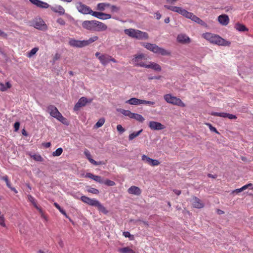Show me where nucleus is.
<instances>
[{"mask_svg":"<svg viewBox=\"0 0 253 253\" xmlns=\"http://www.w3.org/2000/svg\"><path fill=\"white\" fill-rule=\"evenodd\" d=\"M126 103H128L130 105H140L142 104V99H137L136 98H131L126 101Z\"/></svg>","mask_w":253,"mask_h":253,"instance_id":"29","label":"nucleus"},{"mask_svg":"<svg viewBox=\"0 0 253 253\" xmlns=\"http://www.w3.org/2000/svg\"><path fill=\"white\" fill-rule=\"evenodd\" d=\"M34 27L39 30H44L47 29L45 22L41 18L36 19L33 22Z\"/></svg>","mask_w":253,"mask_h":253,"instance_id":"14","label":"nucleus"},{"mask_svg":"<svg viewBox=\"0 0 253 253\" xmlns=\"http://www.w3.org/2000/svg\"><path fill=\"white\" fill-rule=\"evenodd\" d=\"M53 205L58 210H60L61 208L59 205L57 203H54Z\"/></svg>","mask_w":253,"mask_h":253,"instance_id":"62","label":"nucleus"},{"mask_svg":"<svg viewBox=\"0 0 253 253\" xmlns=\"http://www.w3.org/2000/svg\"><path fill=\"white\" fill-rule=\"evenodd\" d=\"M177 0H167V2L169 3H174Z\"/></svg>","mask_w":253,"mask_h":253,"instance_id":"64","label":"nucleus"},{"mask_svg":"<svg viewBox=\"0 0 253 253\" xmlns=\"http://www.w3.org/2000/svg\"><path fill=\"white\" fill-rule=\"evenodd\" d=\"M120 112L124 115L127 116L130 118H132L133 113L131 112L130 111L124 109H121L120 110Z\"/></svg>","mask_w":253,"mask_h":253,"instance_id":"36","label":"nucleus"},{"mask_svg":"<svg viewBox=\"0 0 253 253\" xmlns=\"http://www.w3.org/2000/svg\"><path fill=\"white\" fill-rule=\"evenodd\" d=\"M81 200L82 202H83L84 203H86L89 206H94L95 205L97 201L98 200L94 199H91L88 197H86L85 196H82L81 197Z\"/></svg>","mask_w":253,"mask_h":253,"instance_id":"20","label":"nucleus"},{"mask_svg":"<svg viewBox=\"0 0 253 253\" xmlns=\"http://www.w3.org/2000/svg\"><path fill=\"white\" fill-rule=\"evenodd\" d=\"M12 87V84L10 82H6L5 83H0V91L1 92L6 91L7 89Z\"/></svg>","mask_w":253,"mask_h":253,"instance_id":"28","label":"nucleus"},{"mask_svg":"<svg viewBox=\"0 0 253 253\" xmlns=\"http://www.w3.org/2000/svg\"><path fill=\"white\" fill-rule=\"evenodd\" d=\"M203 37L211 43L222 46H229L231 42L222 38L218 35L211 33H206L203 34Z\"/></svg>","mask_w":253,"mask_h":253,"instance_id":"3","label":"nucleus"},{"mask_svg":"<svg viewBox=\"0 0 253 253\" xmlns=\"http://www.w3.org/2000/svg\"><path fill=\"white\" fill-rule=\"evenodd\" d=\"M60 212L62 213L66 217L69 218L68 215L67 214L65 210H64L62 208H61L60 210H59Z\"/></svg>","mask_w":253,"mask_h":253,"instance_id":"59","label":"nucleus"},{"mask_svg":"<svg viewBox=\"0 0 253 253\" xmlns=\"http://www.w3.org/2000/svg\"><path fill=\"white\" fill-rule=\"evenodd\" d=\"M32 157L35 161L38 162H42L43 160L42 157L40 155H35L33 156Z\"/></svg>","mask_w":253,"mask_h":253,"instance_id":"45","label":"nucleus"},{"mask_svg":"<svg viewBox=\"0 0 253 253\" xmlns=\"http://www.w3.org/2000/svg\"><path fill=\"white\" fill-rule=\"evenodd\" d=\"M93 180L96 182H99V183H103V180L101 179V177L99 176L95 175Z\"/></svg>","mask_w":253,"mask_h":253,"instance_id":"46","label":"nucleus"},{"mask_svg":"<svg viewBox=\"0 0 253 253\" xmlns=\"http://www.w3.org/2000/svg\"><path fill=\"white\" fill-rule=\"evenodd\" d=\"M0 179L5 182L6 183H8L9 181L8 177L7 175H5L3 176H2Z\"/></svg>","mask_w":253,"mask_h":253,"instance_id":"56","label":"nucleus"},{"mask_svg":"<svg viewBox=\"0 0 253 253\" xmlns=\"http://www.w3.org/2000/svg\"><path fill=\"white\" fill-rule=\"evenodd\" d=\"M173 192L177 195H179L181 194V191L178 190H174Z\"/></svg>","mask_w":253,"mask_h":253,"instance_id":"63","label":"nucleus"},{"mask_svg":"<svg viewBox=\"0 0 253 253\" xmlns=\"http://www.w3.org/2000/svg\"><path fill=\"white\" fill-rule=\"evenodd\" d=\"M87 191L89 193H91L94 194H98L99 193V191L98 189H95L94 188H92L91 187H89L87 189Z\"/></svg>","mask_w":253,"mask_h":253,"instance_id":"40","label":"nucleus"},{"mask_svg":"<svg viewBox=\"0 0 253 253\" xmlns=\"http://www.w3.org/2000/svg\"><path fill=\"white\" fill-rule=\"evenodd\" d=\"M164 7L166 8L169 9L172 11L177 12L182 15V16H184L185 17L190 19L193 21L204 27H207V24L204 21L201 20L200 18L198 17L197 16L194 15L193 13L188 12L186 10L183 9L181 7L167 5H165Z\"/></svg>","mask_w":253,"mask_h":253,"instance_id":"1","label":"nucleus"},{"mask_svg":"<svg viewBox=\"0 0 253 253\" xmlns=\"http://www.w3.org/2000/svg\"><path fill=\"white\" fill-rule=\"evenodd\" d=\"M110 8L111 11L113 12H117L119 11L120 8L119 7H117L115 5H110Z\"/></svg>","mask_w":253,"mask_h":253,"instance_id":"47","label":"nucleus"},{"mask_svg":"<svg viewBox=\"0 0 253 253\" xmlns=\"http://www.w3.org/2000/svg\"><path fill=\"white\" fill-rule=\"evenodd\" d=\"M127 192L129 194L137 196L140 195L141 193V189L138 187L135 186H131L128 189Z\"/></svg>","mask_w":253,"mask_h":253,"instance_id":"25","label":"nucleus"},{"mask_svg":"<svg viewBox=\"0 0 253 253\" xmlns=\"http://www.w3.org/2000/svg\"><path fill=\"white\" fill-rule=\"evenodd\" d=\"M29 1L33 4L41 8H47L49 7V4L47 3L40 0H29Z\"/></svg>","mask_w":253,"mask_h":253,"instance_id":"24","label":"nucleus"},{"mask_svg":"<svg viewBox=\"0 0 253 253\" xmlns=\"http://www.w3.org/2000/svg\"><path fill=\"white\" fill-rule=\"evenodd\" d=\"M131 119H134L135 120L141 123H142L145 120V119L142 115L134 113H133Z\"/></svg>","mask_w":253,"mask_h":253,"instance_id":"33","label":"nucleus"},{"mask_svg":"<svg viewBox=\"0 0 253 253\" xmlns=\"http://www.w3.org/2000/svg\"><path fill=\"white\" fill-rule=\"evenodd\" d=\"M242 191H242L241 188H240L236 189L232 191V192H231V194H238V193H240V192H241Z\"/></svg>","mask_w":253,"mask_h":253,"instance_id":"52","label":"nucleus"},{"mask_svg":"<svg viewBox=\"0 0 253 253\" xmlns=\"http://www.w3.org/2000/svg\"><path fill=\"white\" fill-rule=\"evenodd\" d=\"M94 176H95V175H93V174H92L91 173H87L85 176V177H88V178L93 179Z\"/></svg>","mask_w":253,"mask_h":253,"instance_id":"57","label":"nucleus"},{"mask_svg":"<svg viewBox=\"0 0 253 253\" xmlns=\"http://www.w3.org/2000/svg\"><path fill=\"white\" fill-rule=\"evenodd\" d=\"M119 251L122 253H135L133 250L128 247H125L120 249Z\"/></svg>","mask_w":253,"mask_h":253,"instance_id":"35","label":"nucleus"},{"mask_svg":"<svg viewBox=\"0 0 253 253\" xmlns=\"http://www.w3.org/2000/svg\"><path fill=\"white\" fill-rule=\"evenodd\" d=\"M0 225L3 227H6L5 223V218L4 215L0 216Z\"/></svg>","mask_w":253,"mask_h":253,"instance_id":"44","label":"nucleus"},{"mask_svg":"<svg viewBox=\"0 0 253 253\" xmlns=\"http://www.w3.org/2000/svg\"><path fill=\"white\" fill-rule=\"evenodd\" d=\"M76 6L80 13L83 14H90L92 15V13L93 11H92L89 6L83 4L81 2H77Z\"/></svg>","mask_w":253,"mask_h":253,"instance_id":"11","label":"nucleus"},{"mask_svg":"<svg viewBox=\"0 0 253 253\" xmlns=\"http://www.w3.org/2000/svg\"><path fill=\"white\" fill-rule=\"evenodd\" d=\"M142 131H143V129H141L140 130H139L138 131L133 132L132 133L130 134L128 136L129 140H132L134 138L139 136L140 134V133L142 132Z\"/></svg>","mask_w":253,"mask_h":253,"instance_id":"34","label":"nucleus"},{"mask_svg":"<svg viewBox=\"0 0 253 253\" xmlns=\"http://www.w3.org/2000/svg\"><path fill=\"white\" fill-rule=\"evenodd\" d=\"M60 58V55L59 53H56L53 58V62H55L56 61L59 59Z\"/></svg>","mask_w":253,"mask_h":253,"instance_id":"51","label":"nucleus"},{"mask_svg":"<svg viewBox=\"0 0 253 253\" xmlns=\"http://www.w3.org/2000/svg\"><path fill=\"white\" fill-rule=\"evenodd\" d=\"M95 55L98 58L100 63L103 66H106L110 61L114 63L117 62L115 58L107 54H101L99 52H96Z\"/></svg>","mask_w":253,"mask_h":253,"instance_id":"10","label":"nucleus"},{"mask_svg":"<svg viewBox=\"0 0 253 253\" xmlns=\"http://www.w3.org/2000/svg\"><path fill=\"white\" fill-rule=\"evenodd\" d=\"M161 77H162V76H161L149 77H148V79L149 80H152L153 79L159 80L161 78Z\"/></svg>","mask_w":253,"mask_h":253,"instance_id":"55","label":"nucleus"},{"mask_svg":"<svg viewBox=\"0 0 253 253\" xmlns=\"http://www.w3.org/2000/svg\"><path fill=\"white\" fill-rule=\"evenodd\" d=\"M142 160L145 163L153 167L157 166L160 164V162L158 160L152 159L145 155H143L142 156Z\"/></svg>","mask_w":253,"mask_h":253,"instance_id":"15","label":"nucleus"},{"mask_svg":"<svg viewBox=\"0 0 253 253\" xmlns=\"http://www.w3.org/2000/svg\"><path fill=\"white\" fill-rule=\"evenodd\" d=\"M63 152V149L62 148H59L56 150L55 151L53 152V156H59L61 155L62 153Z\"/></svg>","mask_w":253,"mask_h":253,"instance_id":"41","label":"nucleus"},{"mask_svg":"<svg viewBox=\"0 0 253 253\" xmlns=\"http://www.w3.org/2000/svg\"><path fill=\"white\" fill-rule=\"evenodd\" d=\"M211 115L214 116L221 117L223 118H227L230 120H235L237 119L236 116L229 114L225 112H212L211 113Z\"/></svg>","mask_w":253,"mask_h":253,"instance_id":"16","label":"nucleus"},{"mask_svg":"<svg viewBox=\"0 0 253 253\" xmlns=\"http://www.w3.org/2000/svg\"><path fill=\"white\" fill-rule=\"evenodd\" d=\"M51 9L52 11L55 13H58L60 15H63L65 14V9L61 5H56L55 6H52Z\"/></svg>","mask_w":253,"mask_h":253,"instance_id":"27","label":"nucleus"},{"mask_svg":"<svg viewBox=\"0 0 253 253\" xmlns=\"http://www.w3.org/2000/svg\"><path fill=\"white\" fill-rule=\"evenodd\" d=\"M125 33L131 37L139 40H146L149 38V35L147 33L142 32L139 30L134 29L132 28L125 29Z\"/></svg>","mask_w":253,"mask_h":253,"instance_id":"4","label":"nucleus"},{"mask_svg":"<svg viewBox=\"0 0 253 253\" xmlns=\"http://www.w3.org/2000/svg\"><path fill=\"white\" fill-rule=\"evenodd\" d=\"M145 68L152 69L158 72L161 71L162 70V68L160 65L152 62H149L148 64H147Z\"/></svg>","mask_w":253,"mask_h":253,"instance_id":"23","label":"nucleus"},{"mask_svg":"<svg viewBox=\"0 0 253 253\" xmlns=\"http://www.w3.org/2000/svg\"><path fill=\"white\" fill-rule=\"evenodd\" d=\"M123 235L126 237H130V236H131L130 233L128 231L124 232Z\"/></svg>","mask_w":253,"mask_h":253,"instance_id":"60","label":"nucleus"},{"mask_svg":"<svg viewBox=\"0 0 253 253\" xmlns=\"http://www.w3.org/2000/svg\"><path fill=\"white\" fill-rule=\"evenodd\" d=\"M235 27L236 29L239 31L245 32L248 31V29L246 27L245 25L240 23L236 24Z\"/></svg>","mask_w":253,"mask_h":253,"instance_id":"32","label":"nucleus"},{"mask_svg":"<svg viewBox=\"0 0 253 253\" xmlns=\"http://www.w3.org/2000/svg\"><path fill=\"white\" fill-rule=\"evenodd\" d=\"M83 28L92 31L102 32L107 29V26L97 20H85L82 23Z\"/></svg>","mask_w":253,"mask_h":253,"instance_id":"2","label":"nucleus"},{"mask_svg":"<svg viewBox=\"0 0 253 253\" xmlns=\"http://www.w3.org/2000/svg\"><path fill=\"white\" fill-rule=\"evenodd\" d=\"M57 22L62 26H64L66 24L65 20L62 18H59L57 20Z\"/></svg>","mask_w":253,"mask_h":253,"instance_id":"48","label":"nucleus"},{"mask_svg":"<svg viewBox=\"0 0 253 253\" xmlns=\"http://www.w3.org/2000/svg\"><path fill=\"white\" fill-rule=\"evenodd\" d=\"M143 45L147 49L155 53L159 54L163 56L170 55L171 54L170 51L167 50L163 48L159 47L155 44L144 43Z\"/></svg>","mask_w":253,"mask_h":253,"instance_id":"7","label":"nucleus"},{"mask_svg":"<svg viewBox=\"0 0 253 253\" xmlns=\"http://www.w3.org/2000/svg\"><path fill=\"white\" fill-rule=\"evenodd\" d=\"M98 37L97 36H93L90 38L88 40H76L74 39H71L69 42V44L73 47H76L81 48L93 43V42L98 40Z\"/></svg>","mask_w":253,"mask_h":253,"instance_id":"5","label":"nucleus"},{"mask_svg":"<svg viewBox=\"0 0 253 253\" xmlns=\"http://www.w3.org/2000/svg\"><path fill=\"white\" fill-rule=\"evenodd\" d=\"M117 129L121 133H123L125 131V128H124L121 125H117Z\"/></svg>","mask_w":253,"mask_h":253,"instance_id":"49","label":"nucleus"},{"mask_svg":"<svg viewBox=\"0 0 253 253\" xmlns=\"http://www.w3.org/2000/svg\"><path fill=\"white\" fill-rule=\"evenodd\" d=\"M206 125L207 126H209V129H210L211 131L214 132H215L216 133H217V134L219 133V132L217 130L216 128L215 127L213 126L211 124H210V123H206Z\"/></svg>","mask_w":253,"mask_h":253,"instance_id":"43","label":"nucleus"},{"mask_svg":"<svg viewBox=\"0 0 253 253\" xmlns=\"http://www.w3.org/2000/svg\"><path fill=\"white\" fill-rule=\"evenodd\" d=\"M143 45L147 49L155 53L159 54L163 56L170 55L171 54L170 51L167 50L163 48L159 47L155 44L144 43Z\"/></svg>","mask_w":253,"mask_h":253,"instance_id":"6","label":"nucleus"},{"mask_svg":"<svg viewBox=\"0 0 253 253\" xmlns=\"http://www.w3.org/2000/svg\"><path fill=\"white\" fill-rule=\"evenodd\" d=\"M164 98L166 101L168 103L182 107H184L185 106V104L180 98L172 96L170 94L165 95L164 96Z\"/></svg>","mask_w":253,"mask_h":253,"instance_id":"9","label":"nucleus"},{"mask_svg":"<svg viewBox=\"0 0 253 253\" xmlns=\"http://www.w3.org/2000/svg\"><path fill=\"white\" fill-rule=\"evenodd\" d=\"M27 197L28 201L31 202V203L33 204L34 207L36 208L39 211L40 213L41 214V216L43 218H45V216L43 214L42 210L41 209V208L38 206L36 200L35 199V198L31 195H28L27 196Z\"/></svg>","mask_w":253,"mask_h":253,"instance_id":"19","label":"nucleus"},{"mask_svg":"<svg viewBox=\"0 0 253 253\" xmlns=\"http://www.w3.org/2000/svg\"><path fill=\"white\" fill-rule=\"evenodd\" d=\"M91 164H93V165L97 166L100 165H105V163L102 161L96 162L95 161V163H91Z\"/></svg>","mask_w":253,"mask_h":253,"instance_id":"54","label":"nucleus"},{"mask_svg":"<svg viewBox=\"0 0 253 253\" xmlns=\"http://www.w3.org/2000/svg\"><path fill=\"white\" fill-rule=\"evenodd\" d=\"M47 111L50 115L56 118L59 121L64 125H68L69 123L67 119L59 112L57 108L53 105H49L47 107Z\"/></svg>","mask_w":253,"mask_h":253,"instance_id":"8","label":"nucleus"},{"mask_svg":"<svg viewBox=\"0 0 253 253\" xmlns=\"http://www.w3.org/2000/svg\"><path fill=\"white\" fill-rule=\"evenodd\" d=\"M19 126H20V123L19 122H16L14 123V127L15 131H17L19 129Z\"/></svg>","mask_w":253,"mask_h":253,"instance_id":"53","label":"nucleus"},{"mask_svg":"<svg viewBox=\"0 0 253 253\" xmlns=\"http://www.w3.org/2000/svg\"><path fill=\"white\" fill-rule=\"evenodd\" d=\"M92 101V99H87L85 97H82L75 104L74 107V110L77 111L84 106H85L87 103H90Z\"/></svg>","mask_w":253,"mask_h":253,"instance_id":"13","label":"nucleus"},{"mask_svg":"<svg viewBox=\"0 0 253 253\" xmlns=\"http://www.w3.org/2000/svg\"><path fill=\"white\" fill-rule=\"evenodd\" d=\"M145 59V56L143 54L135 55L134 58L132 59V62L135 66L145 68L146 63H145L143 60Z\"/></svg>","mask_w":253,"mask_h":253,"instance_id":"12","label":"nucleus"},{"mask_svg":"<svg viewBox=\"0 0 253 253\" xmlns=\"http://www.w3.org/2000/svg\"><path fill=\"white\" fill-rule=\"evenodd\" d=\"M155 102L151 101H146L144 100H142V104H145L150 105H153L155 104Z\"/></svg>","mask_w":253,"mask_h":253,"instance_id":"50","label":"nucleus"},{"mask_svg":"<svg viewBox=\"0 0 253 253\" xmlns=\"http://www.w3.org/2000/svg\"><path fill=\"white\" fill-rule=\"evenodd\" d=\"M218 21L221 25L226 26L229 23V18L227 15L222 14L218 17Z\"/></svg>","mask_w":253,"mask_h":253,"instance_id":"21","label":"nucleus"},{"mask_svg":"<svg viewBox=\"0 0 253 253\" xmlns=\"http://www.w3.org/2000/svg\"><path fill=\"white\" fill-rule=\"evenodd\" d=\"M105 123V119L103 118H100L96 123L95 126L96 128L102 126Z\"/></svg>","mask_w":253,"mask_h":253,"instance_id":"39","label":"nucleus"},{"mask_svg":"<svg viewBox=\"0 0 253 253\" xmlns=\"http://www.w3.org/2000/svg\"><path fill=\"white\" fill-rule=\"evenodd\" d=\"M0 36H1V37H2L3 38H7V35L6 33H5L4 32L2 31L0 29Z\"/></svg>","mask_w":253,"mask_h":253,"instance_id":"58","label":"nucleus"},{"mask_svg":"<svg viewBox=\"0 0 253 253\" xmlns=\"http://www.w3.org/2000/svg\"><path fill=\"white\" fill-rule=\"evenodd\" d=\"M103 183H104L105 185H106L107 186H113L115 185V182L114 181H112L109 179H106L104 181H103Z\"/></svg>","mask_w":253,"mask_h":253,"instance_id":"42","label":"nucleus"},{"mask_svg":"<svg viewBox=\"0 0 253 253\" xmlns=\"http://www.w3.org/2000/svg\"><path fill=\"white\" fill-rule=\"evenodd\" d=\"M156 18L157 19L159 20L161 18V14L159 12H157L156 13Z\"/></svg>","mask_w":253,"mask_h":253,"instance_id":"61","label":"nucleus"},{"mask_svg":"<svg viewBox=\"0 0 253 253\" xmlns=\"http://www.w3.org/2000/svg\"><path fill=\"white\" fill-rule=\"evenodd\" d=\"M192 205L193 207L197 209L202 208L204 206L201 200L196 197H194L192 199Z\"/></svg>","mask_w":253,"mask_h":253,"instance_id":"22","label":"nucleus"},{"mask_svg":"<svg viewBox=\"0 0 253 253\" xmlns=\"http://www.w3.org/2000/svg\"><path fill=\"white\" fill-rule=\"evenodd\" d=\"M149 126L152 130H159L165 128V126L161 123L155 121H150L149 123Z\"/></svg>","mask_w":253,"mask_h":253,"instance_id":"18","label":"nucleus"},{"mask_svg":"<svg viewBox=\"0 0 253 253\" xmlns=\"http://www.w3.org/2000/svg\"><path fill=\"white\" fill-rule=\"evenodd\" d=\"M84 154L90 163H95V160L91 158V155L88 150H85L84 151Z\"/></svg>","mask_w":253,"mask_h":253,"instance_id":"38","label":"nucleus"},{"mask_svg":"<svg viewBox=\"0 0 253 253\" xmlns=\"http://www.w3.org/2000/svg\"><path fill=\"white\" fill-rule=\"evenodd\" d=\"M94 207H96L98 210L103 213L104 214H107L108 211L106 208L98 201H97Z\"/></svg>","mask_w":253,"mask_h":253,"instance_id":"30","label":"nucleus"},{"mask_svg":"<svg viewBox=\"0 0 253 253\" xmlns=\"http://www.w3.org/2000/svg\"><path fill=\"white\" fill-rule=\"evenodd\" d=\"M177 41L180 43H189L190 42V38L185 34L178 35L177 38Z\"/></svg>","mask_w":253,"mask_h":253,"instance_id":"26","label":"nucleus"},{"mask_svg":"<svg viewBox=\"0 0 253 253\" xmlns=\"http://www.w3.org/2000/svg\"><path fill=\"white\" fill-rule=\"evenodd\" d=\"M39 50L38 47H34L29 52L27 53V56L29 58L32 57Z\"/></svg>","mask_w":253,"mask_h":253,"instance_id":"37","label":"nucleus"},{"mask_svg":"<svg viewBox=\"0 0 253 253\" xmlns=\"http://www.w3.org/2000/svg\"><path fill=\"white\" fill-rule=\"evenodd\" d=\"M110 4L107 3H99L97 5V9L100 11H104L106 7H110Z\"/></svg>","mask_w":253,"mask_h":253,"instance_id":"31","label":"nucleus"},{"mask_svg":"<svg viewBox=\"0 0 253 253\" xmlns=\"http://www.w3.org/2000/svg\"><path fill=\"white\" fill-rule=\"evenodd\" d=\"M92 16L101 20H107L111 18V15L109 14L97 11H93Z\"/></svg>","mask_w":253,"mask_h":253,"instance_id":"17","label":"nucleus"}]
</instances>
